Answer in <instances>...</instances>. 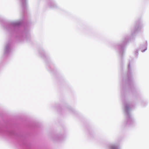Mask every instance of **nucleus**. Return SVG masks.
I'll return each mask as SVG.
<instances>
[{
  "instance_id": "1",
  "label": "nucleus",
  "mask_w": 149,
  "mask_h": 149,
  "mask_svg": "<svg viewBox=\"0 0 149 149\" xmlns=\"http://www.w3.org/2000/svg\"><path fill=\"white\" fill-rule=\"evenodd\" d=\"M137 28H136V27H135L134 29V31H136L137 30Z\"/></svg>"
},
{
  "instance_id": "2",
  "label": "nucleus",
  "mask_w": 149,
  "mask_h": 149,
  "mask_svg": "<svg viewBox=\"0 0 149 149\" xmlns=\"http://www.w3.org/2000/svg\"><path fill=\"white\" fill-rule=\"evenodd\" d=\"M146 49H145V50H144L142 51V52H144V51H145V50H146Z\"/></svg>"
}]
</instances>
